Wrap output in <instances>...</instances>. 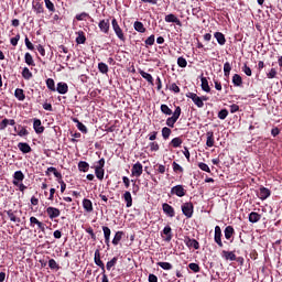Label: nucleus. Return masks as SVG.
Returning a JSON list of instances; mask_svg holds the SVG:
<instances>
[{"instance_id": "nucleus-1", "label": "nucleus", "mask_w": 282, "mask_h": 282, "mask_svg": "<svg viewBox=\"0 0 282 282\" xmlns=\"http://www.w3.org/2000/svg\"><path fill=\"white\" fill-rule=\"evenodd\" d=\"M180 116H182V108L176 107L175 111L173 112V116L166 119V126L173 129V127H175V122L180 120Z\"/></svg>"}, {"instance_id": "nucleus-2", "label": "nucleus", "mask_w": 282, "mask_h": 282, "mask_svg": "<svg viewBox=\"0 0 282 282\" xmlns=\"http://www.w3.org/2000/svg\"><path fill=\"white\" fill-rule=\"evenodd\" d=\"M112 30L116 33L119 41H124V32H122V29L120 28V24H118V20L112 19L111 21Z\"/></svg>"}, {"instance_id": "nucleus-3", "label": "nucleus", "mask_w": 282, "mask_h": 282, "mask_svg": "<svg viewBox=\"0 0 282 282\" xmlns=\"http://www.w3.org/2000/svg\"><path fill=\"white\" fill-rule=\"evenodd\" d=\"M186 97L191 98V100H193L194 105H196V107H198L199 109H202V107H204V101H202V97L197 96V94L187 93Z\"/></svg>"}, {"instance_id": "nucleus-4", "label": "nucleus", "mask_w": 282, "mask_h": 282, "mask_svg": "<svg viewBox=\"0 0 282 282\" xmlns=\"http://www.w3.org/2000/svg\"><path fill=\"white\" fill-rule=\"evenodd\" d=\"M182 213H183V215H185V217L191 219V217H193V203L183 204Z\"/></svg>"}, {"instance_id": "nucleus-5", "label": "nucleus", "mask_w": 282, "mask_h": 282, "mask_svg": "<svg viewBox=\"0 0 282 282\" xmlns=\"http://www.w3.org/2000/svg\"><path fill=\"white\" fill-rule=\"evenodd\" d=\"M142 171H143L142 163L137 162L135 164L132 165L131 175L133 177H140V175H142Z\"/></svg>"}, {"instance_id": "nucleus-6", "label": "nucleus", "mask_w": 282, "mask_h": 282, "mask_svg": "<svg viewBox=\"0 0 282 282\" xmlns=\"http://www.w3.org/2000/svg\"><path fill=\"white\" fill-rule=\"evenodd\" d=\"M214 241L219 246V248H224V242H221V227L219 226L215 227Z\"/></svg>"}, {"instance_id": "nucleus-7", "label": "nucleus", "mask_w": 282, "mask_h": 282, "mask_svg": "<svg viewBox=\"0 0 282 282\" xmlns=\"http://www.w3.org/2000/svg\"><path fill=\"white\" fill-rule=\"evenodd\" d=\"M171 194L176 195L177 197H184V195H186V189H184V186L182 185H176L172 187Z\"/></svg>"}, {"instance_id": "nucleus-8", "label": "nucleus", "mask_w": 282, "mask_h": 282, "mask_svg": "<svg viewBox=\"0 0 282 282\" xmlns=\"http://www.w3.org/2000/svg\"><path fill=\"white\" fill-rule=\"evenodd\" d=\"M46 213L50 219H56V217H61V209L56 207H47Z\"/></svg>"}, {"instance_id": "nucleus-9", "label": "nucleus", "mask_w": 282, "mask_h": 282, "mask_svg": "<svg viewBox=\"0 0 282 282\" xmlns=\"http://www.w3.org/2000/svg\"><path fill=\"white\" fill-rule=\"evenodd\" d=\"M98 28L100 30V32H102L104 34H109V20H101L98 24Z\"/></svg>"}, {"instance_id": "nucleus-10", "label": "nucleus", "mask_w": 282, "mask_h": 282, "mask_svg": "<svg viewBox=\"0 0 282 282\" xmlns=\"http://www.w3.org/2000/svg\"><path fill=\"white\" fill-rule=\"evenodd\" d=\"M162 208L165 215H167V217H175V209L173 208V206L169 205L167 203H164L162 205Z\"/></svg>"}, {"instance_id": "nucleus-11", "label": "nucleus", "mask_w": 282, "mask_h": 282, "mask_svg": "<svg viewBox=\"0 0 282 282\" xmlns=\"http://www.w3.org/2000/svg\"><path fill=\"white\" fill-rule=\"evenodd\" d=\"M270 195H271V192L269 188L260 187V193L258 194L259 199H262V202H263L264 199H268V197H270Z\"/></svg>"}, {"instance_id": "nucleus-12", "label": "nucleus", "mask_w": 282, "mask_h": 282, "mask_svg": "<svg viewBox=\"0 0 282 282\" xmlns=\"http://www.w3.org/2000/svg\"><path fill=\"white\" fill-rule=\"evenodd\" d=\"M95 263L105 272V263L100 260V250L95 251Z\"/></svg>"}, {"instance_id": "nucleus-13", "label": "nucleus", "mask_w": 282, "mask_h": 282, "mask_svg": "<svg viewBox=\"0 0 282 282\" xmlns=\"http://www.w3.org/2000/svg\"><path fill=\"white\" fill-rule=\"evenodd\" d=\"M185 243L187 248H194L195 250H199V242L195 239L186 238Z\"/></svg>"}, {"instance_id": "nucleus-14", "label": "nucleus", "mask_w": 282, "mask_h": 282, "mask_svg": "<svg viewBox=\"0 0 282 282\" xmlns=\"http://www.w3.org/2000/svg\"><path fill=\"white\" fill-rule=\"evenodd\" d=\"M55 91L65 95L67 91H69V87L65 83H58L57 88H55Z\"/></svg>"}, {"instance_id": "nucleus-15", "label": "nucleus", "mask_w": 282, "mask_h": 282, "mask_svg": "<svg viewBox=\"0 0 282 282\" xmlns=\"http://www.w3.org/2000/svg\"><path fill=\"white\" fill-rule=\"evenodd\" d=\"M166 23H176V25H182V21H180L175 14L170 13L165 17Z\"/></svg>"}, {"instance_id": "nucleus-16", "label": "nucleus", "mask_w": 282, "mask_h": 282, "mask_svg": "<svg viewBox=\"0 0 282 282\" xmlns=\"http://www.w3.org/2000/svg\"><path fill=\"white\" fill-rule=\"evenodd\" d=\"M7 215L10 219V221H13V224H21V218L17 216V212L8 210Z\"/></svg>"}, {"instance_id": "nucleus-17", "label": "nucleus", "mask_w": 282, "mask_h": 282, "mask_svg": "<svg viewBox=\"0 0 282 282\" xmlns=\"http://www.w3.org/2000/svg\"><path fill=\"white\" fill-rule=\"evenodd\" d=\"M33 129L35 133H43L45 131V128L41 126L40 119H34Z\"/></svg>"}, {"instance_id": "nucleus-18", "label": "nucleus", "mask_w": 282, "mask_h": 282, "mask_svg": "<svg viewBox=\"0 0 282 282\" xmlns=\"http://www.w3.org/2000/svg\"><path fill=\"white\" fill-rule=\"evenodd\" d=\"M223 257L226 261H237V256L232 251H223Z\"/></svg>"}, {"instance_id": "nucleus-19", "label": "nucleus", "mask_w": 282, "mask_h": 282, "mask_svg": "<svg viewBox=\"0 0 282 282\" xmlns=\"http://www.w3.org/2000/svg\"><path fill=\"white\" fill-rule=\"evenodd\" d=\"M83 207H84V210H86V213H93L94 212V204L87 198H84Z\"/></svg>"}, {"instance_id": "nucleus-20", "label": "nucleus", "mask_w": 282, "mask_h": 282, "mask_svg": "<svg viewBox=\"0 0 282 282\" xmlns=\"http://www.w3.org/2000/svg\"><path fill=\"white\" fill-rule=\"evenodd\" d=\"M218 45H226V35H224V33L221 32H216L214 34Z\"/></svg>"}, {"instance_id": "nucleus-21", "label": "nucleus", "mask_w": 282, "mask_h": 282, "mask_svg": "<svg viewBox=\"0 0 282 282\" xmlns=\"http://www.w3.org/2000/svg\"><path fill=\"white\" fill-rule=\"evenodd\" d=\"M123 199L127 203V208H131L133 206V197H131V192H126L123 194Z\"/></svg>"}, {"instance_id": "nucleus-22", "label": "nucleus", "mask_w": 282, "mask_h": 282, "mask_svg": "<svg viewBox=\"0 0 282 282\" xmlns=\"http://www.w3.org/2000/svg\"><path fill=\"white\" fill-rule=\"evenodd\" d=\"M18 149H19L22 153H31V152H32V148L30 147V144L23 143V142H20V143L18 144Z\"/></svg>"}, {"instance_id": "nucleus-23", "label": "nucleus", "mask_w": 282, "mask_h": 282, "mask_svg": "<svg viewBox=\"0 0 282 282\" xmlns=\"http://www.w3.org/2000/svg\"><path fill=\"white\" fill-rule=\"evenodd\" d=\"M200 87L203 91H206V94H209L210 91V86L208 85V79L206 77L200 78Z\"/></svg>"}, {"instance_id": "nucleus-24", "label": "nucleus", "mask_w": 282, "mask_h": 282, "mask_svg": "<svg viewBox=\"0 0 282 282\" xmlns=\"http://www.w3.org/2000/svg\"><path fill=\"white\" fill-rule=\"evenodd\" d=\"M31 226H34V224L40 228V230H45V225L41 223L36 217L32 216L30 218Z\"/></svg>"}, {"instance_id": "nucleus-25", "label": "nucleus", "mask_w": 282, "mask_h": 282, "mask_svg": "<svg viewBox=\"0 0 282 282\" xmlns=\"http://www.w3.org/2000/svg\"><path fill=\"white\" fill-rule=\"evenodd\" d=\"M232 83L235 87H241V85H243V79L241 78V75L235 74L232 76Z\"/></svg>"}, {"instance_id": "nucleus-26", "label": "nucleus", "mask_w": 282, "mask_h": 282, "mask_svg": "<svg viewBox=\"0 0 282 282\" xmlns=\"http://www.w3.org/2000/svg\"><path fill=\"white\" fill-rule=\"evenodd\" d=\"M261 215H259L257 212H252L249 214V221L251 224H257V221H260Z\"/></svg>"}, {"instance_id": "nucleus-27", "label": "nucleus", "mask_w": 282, "mask_h": 282, "mask_svg": "<svg viewBox=\"0 0 282 282\" xmlns=\"http://www.w3.org/2000/svg\"><path fill=\"white\" fill-rule=\"evenodd\" d=\"M206 145L209 148L215 147V137L213 131L207 132Z\"/></svg>"}, {"instance_id": "nucleus-28", "label": "nucleus", "mask_w": 282, "mask_h": 282, "mask_svg": "<svg viewBox=\"0 0 282 282\" xmlns=\"http://www.w3.org/2000/svg\"><path fill=\"white\" fill-rule=\"evenodd\" d=\"M23 180H25V174H23L22 171H17L13 174V182H23Z\"/></svg>"}, {"instance_id": "nucleus-29", "label": "nucleus", "mask_w": 282, "mask_h": 282, "mask_svg": "<svg viewBox=\"0 0 282 282\" xmlns=\"http://www.w3.org/2000/svg\"><path fill=\"white\" fill-rule=\"evenodd\" d=\"M140 76L144 78L147 82L150 83V85H153V76L144 70H139Z\"/></svg>"}, {"instance_id": "nucleus-30", "label": "nucleus", "mask_w": 282, "mask_h": 282, "mask_svg": "<svg viewBox=\"0 0 282 282\" xmlns=\"http://www.w3.org/2000/svg\"><path fill=\"white\" fill-rule=\"evenodd\" d=\"M134 30L137 32H140L141 34H144V32H147V29L144 28V24L140 21L134 22Z\"/></svg>"}, {"instance_id": "nucleus-31", "label": "nucleus", "mask_w": 282, "mask_h": 282, "mask_svg": "<svg viewBox=\"0 0 282 282\" xmlns=\"http://www.w3.org/2000/svg\"><path fill=\"white\" fill-rule=\"evenodd\" d=\"M85 41H87L85 33L83 31L78 32V36L76 37L77 45H85Z\"/></svg>"}, {"instance_id": "nucleus-32", "label": "nucleus", "mask_w": 282, "mask_h": 282, "mask_svg": "<svg viewBox=\"0 0 282 282\" xmlns=\"http://www.w3.org/2000/svg\"><path fill=\"white\" fill-rule=\"evenodd\" d=\"M95 175H96L97 180H105V169L95 167Z\"/></svg>"}, {"instance_id": "nucleus-33", "label": "nucleus", "mask_w": 282, "mask_h": 282, "mask_svg": "<svg viewBox=\"0 0 282 282\" xmlns=\"http://www.w3.org/2000/svg\"><path fill=\"white\" fill-rule=\"evenodd\" d=\"M232 235H235V228H232V226H227L225 228V238L231 239Z\"/></svg>"}, {"instance_id": "nucleus-34", "label": "nucleus", "mask_w": 282, "mask_h": 282, "mask_svg": "<svg viewBox=\"0 0 282 282\" xmlns=\"http://www.w3.org/2000/svg\"><path fill=\"white\" fill-rule=\"evenodd\" d=\"M24 61H25L26 65H29L31 67H34V65H36V64H34V58L32 57V54H30V53H25Z\"/></svg>"}, {"instance_id": "nucleus-35", "label": "nucleus", "mask_w": 282, "mask_h": 282, "mask_svg": "<svg viewBox=\"0 0 282 282\" xmlns=\"http://www.w3.org/2000/svg\"><path fill=\"white\" fill-rule=\"evenodd\" d=\"M78 170L82 171L83 173H87V171H89V163L80 161L78 163Z\"/></svg>"}, {"instance_id": "nucleus-36", "label": "nucleus", "mask_w": 282, "mask_h": 282, "mask_svg": "<svg viewBox=\"0 0 282 282\" xmlns=\"http://www.w3.org/2000/svg\"><path fill=\"white\" fill-rule=\"evenodd\" d=\"M122 231H117L113 239H112V243L113 246H118L120 243V241L122 240Z\"/></svg>"}, {"instance_id": "nucleus-37", "label": "nucleus", "mask_w": 282, "mask_h": 282, "mask_svg": "<svg viewBox=\"0 0 282 282\" xmlns=\"http://www.w3.org/2000/svg\"><path fill=\"white\" fill-rule=\"evenodd\" d=\"M14 96H15V98H18V100H25V94L23 93V89H21V88L15 89Z\"/></svg>"}, {"instance_id": "nucleus-38", "label": "nucleus", "mask_w": 282, "mask_h": 282, "mask_svg": "<svg viewBox=\"0 0 282 282\" xmlns=\"http://www.w3.org/2000/svg\"><path fill=\"white\" fill-rule=\"evenodd\" d=\"M161 111L162 113H164L165 116H173V110H171V108H169L167 105H161Z\"/></svg>"}, {"instance_id": "nucleus-39", "label": "nucleus", "mask_w": 282, "mask_h": 282, "mask_svg": "<svg viewBox=\"0 0 282 282\" xmlns=\"http://www.w3.org/2000/svg\"><path fill=\"white\" fill-rule=\"evenodd\" d=\"M98 69L101 74H107L109 72V66H107V64L100 62L98 64Z\"/></svg>"}, {"instance_id": "nucleus-40", "label": "nucleus", "mask_w": 282, "mask_h": 282, "mask_svg": "<svg viewBox=\"0 0 282 282\" xmlns=\"http://www.w3.org/2000/svg\"><path fill=\"white\" fill-rule=\"evenodd\" d=\"M159 268H162V270H173V264L170 262H158Z\"/></svg>"}, {"instance_id": "nucleus-41", "label": "nucleus", "mask_w": 282, "mask_h": 282, "mask_svg": "<svg viewBox=\"0 0 282 282\" xmlns=\"http://www.w3.org/2000/svg\"><path fill=\"white\" fill-rule=\"evenodd\" d=\"M171 230H172L171 226H166L163 229V234L166 235V239L165 240H167V241H171V239H173V235H171Z\"/></svg>"}, {"instance_id": "nucleus-42", "label": "nucleus", "mask_w": 282, "mask_h": 282, "mask_svg": "<svg viewBox=\"0 0 282 282\" xmlns=\"http://www.w3.org/2000/svg\"><path fill=\"white\" fill-rule=\"evenodd\" d=\"M22 76L25 78V80H30V78H32V72H30V68L24 67L22 70Z\"/></svg>"}, {"instance_id": "nucleus-43", "label": "nucleus", "mask_w": 282, "mask_h": 282, "mask_svg": "<svg viewBox=\"0 0 282 282\" xmlns=\"http://www.w3.org/2000/svg\"><path fill=\"white\" fill-rule=\"evenodd\" d=\"M33 9L36 12V14H43L44 12L43 4H41L40 2L33 4Z\"/></svg>"}, {"instance_id": "nucleus-44", "label": "nucleus", "mask_w": 282, "mask_h": 282, "mask_svg": "<svg viewBox=\"0 0 282 282\" xmlns=\"http://www.w3.org/2000/svg\"><path fill=\"white\" fill-rule=\"evenodd\" d=\"M46 87L51 90V91H56V86L54 84V79L48 78L46 79Z\"/></svg>"}, {"instance_id": "nucleus-45", "label": "nucleus", "mask_w": 282, "mask_h": 282, "mask_svg": "<svg viewBox=\"0 0 282 282\" xmlns=\"http://www.w3.org/2000/svg\"><path fill=\"white\" fill-rule=\"evenodd\" d=\"M116 263H118V258L115 257L112 258L110 261L107 262L106 264V269L109 271L113 268V265H116Z\"/></svg>"}, {"instance_id": "nucleus-46", "label": "nucleus", "mask_w": 282, "mask_h": 282, "mask_svg": "<svg viewBox=\"0 0 282 282\" xmlns=\"http://www.w3.org/2000/svg\"><path fill=\"white\" fill-rule=\"evenodd\" d=\"M162 135L164 140H169V138L171 137V128L164 127L162 129Z\"/></svg>"}, {"instance_id": "nucleus-47", "label": "nucleus", "mask_w": 282, "mask_h": 282, "mask_svg": "<svg viewBox=\"0 0 282 282\" xmlns=\"http://www.w3.org/2000/svg\"><path fill=\"white\" fill-rule=\"evenodd\" d=\"M232 69V66H230V63L229 62H226L224 64V73H225V76H230V72Z\"/></svg>"}, {"instance_id": "nucleus-48", "label": "nucleus", "mask_w": 282, "mask_h": 282, "mask_svg": "<svg viewBox=\"0 0 282 282\" xmlns=\"http://www.w3.org/2000/svg\"><path fill=\"white\" fill-rule=\"evenodd\" d=\"M13 186H18L21 193H25V189L28 188V186L23 183H19L18 181H13Z\"/></svg>"}, {"instance_id": "nucleus-49", "label": "nucleus", "mask_w": 282, "mask_h": 282, "mask_svg": "<svg viewBox=\"0 0 282 282\" xmlns=\"http://www.w3.org/2000/svg\"><path fill=\"white\" fill-rule=\"evenodd\" d=\"M48 268H51V270H58L61 267H58V263H56V260L51 259L48 260Z\"/></svg>"}, {"instance_id": "nucleus-50", "label": "nucleus", "mask_w": 282, "mask_h": 282, "mask_svg": "<svg viewBox=\"0 0 282 282\" xmlns=\"http://www.w3.org/2000/svg\"><path fill=\"white\" fill-rule=\"evenodd\" d=\"M171 144L174 147V149H177V147H182V139L174 138L172 139Z\"/></svg>"}, {"instance_id": "nucleus-51", "label": "nucleus", "mask_w": 282, "mask_h": 282, "mask_svg": "<svg viewBox=\"0 0 282 282\" xmlns=\"http://www.w3.org/2000/svg\"><path fill=\"white\" fill-rule=\"evenodd\" d=\"M218 118H219V120H226V118H228V111L226 109H221L218 112Z\"/></svg>"}, {"instance_id": "nucleus-52", "label": "nucleus", "mask_w": 282, "mask_h": 282, "mask_svg": "<svg viewBox=\"0 0 282 282\" xmlns=\"http://www.w3.org/2000/svg\"><path fill=\"white\" fill-rule=\"evenodd\" d=\"M77 21H85V19H89V13L87 12H82L76 15Z\"/></svg>"}, {"instance_id": "nucleus-53", "label": "nucleus", "mask_w": 282, "mask_h": 282, "mask_svg": "<svg viewBox=\"0 0 282 282\" xmlns=\"http://www.w3.org/2000/svg\"><path fill=\"white\" fill-rule=\"evenodd\" d=\"M102 230H104L105 239H110V237H111V229H109V227H107V226H104Z\"/></svg>"}, {"instance_id": "nucleus-54", "label": "nucleus", "mask_w": 282, "mask_h": 282, "mask_svg": "<svg viewBox=\"0 0 282 282\" xmlns=\"http://www.w3.org/2000/svg\"><path fill=\"white\" fill-rule=\"evenodd\" d=\"M173 171L175 173H184V167H182L180 164H177V162H173Z\"/></svg>"}, {"instance_id": "nucleus-55", "label": "nucleus", "mask_w": 282, "mask_h": 282, "mask_svg": "<svg viewBox=\"0 0 282 282\" xmlns=\"http://www.w3.org/2000/svg\"><path fill=\"white\" fill-rule=\"evenodd\" d=\"M44 3L47 8V10H50V12H54L56 9L54 8V3L51 2V0H44Z\"/></svg>"}, {"instance_id": "nucleus-56", "label": "nucleus", "mask_w": 282, "mask_h": 282, "mask_svg": "<svg viewBox=\"0 0 282 282\" xmlns=\"http://www.w3.org/2000/svg\"><path fill=\"white\" fill-rule=\"evenodd\" d=\"M177 65H178V67H186V65H188V62H186V58H184V57H178Z\"/></svg>"}, {"instance_id": "nucleus-57", "label": "nucleus", "mask_w": 282, "mask_h": 282, "mask_svg": "<svg viewBox=\"0 0 282 282\" xmlns=\"http://www.w3.org/2000/svg\"><path fill=\"white\" fill-rule=\"evenodd\" d=\"M198 167L200 171H205V173H210V167L206 163H198Z\"/></svg>"}, {"instance_id": "nucleus-58", "label": "nucleus", "mask_w": 282, "mask_h": 282, "mask_svg": "<svg viewBox=\"0 0 282 282\" xmlns=\"http://www.w3.org/2000/svg\"><path fill=\"white\" fill-rule=\"evenodd\" d=\"M9 122H10V119H3V120L0 122V131H3L4 129H7Z\"/></svg>"}, {"instance_id": "nucleus-59", "label": "nucleus", "mask_w": 282, "mask_h": 282, "mask_svg": "<svg viewBox=\"0 0 282 282\" xmlns=\"http://www.w3.org/2000/svg\"><path fill=\"white\" fill-rule=\"evenodd\" d=\"M20 39L21 35L17 34L14 37L11 39V45H13V47H17V45H19Z\"/></svg>"}, {"instance_id": "nucleus-60", "label": "nucleus", "mask_w": 282, "mask_h": 282, "mask_svg": "<svg viewBox=\"0 0 282 282\" xmlns=\"http://www.w3.org/2000/svg\"><path fill=\"white\" fill-rule=\"evenodd\" d=\"M276 68H271L270 72L267 74V77L272 79V78H276Z\"/></svg>"}, {"instance_id": "nucleus-61", "label": "nucleus", "mask_w": 282, "mask_h": 282, "mask_svg": "<svg viewBox=\"0 0 282 282\" xmlns=\"http://www.w3.org/2000/svg\"><path fill=\"white\" fill-rule=\"evenodd\" d=\"M188 268H189V270H192V272H199V264H197V263H189L188 264Z\"/></svg>"}, {"instance_id": "nucleus-62", "label": "nucleus", "mask_w": 282, "mask_h": 282, "mask_svg": "<svg viewBox=\"0 0 282 282\" xmlns=\"http://www.w3.org/2000/svg\"><path fill=\"white\" fill-rule=\"evenodd\" d=\"M155 43V35H150L147 40H145V45H154Z\"/></svg>"}, {"instance_id": "nucleus-63", "label": "nucleus", "mask_w": 282, "mask_h": 282, "mask_svg": "<svg viewBox=\"0 0 282 282\" xmlns=\"http://www.w3.org/2000/svg\"><path fill=\"white\" fill-rule=\"evenodd\" d=\"M242 72H245L246 76H252V69L247 64L243 65Z\"/></svg>"}, {"instance_id": "nucleus-64", "label": "nucleus", "mask_w": 282, "mask_h": 282, "mask_svg": "<svg viewBox=\"0 0 282 282\" xmlns=\"http://www.w3.org/2000/svg\"><path fill=\"white\" fill-rule=\"evenodd\" d=\"M150 149L151 151H160V145L158 144V142H151Z\"/></svg>"}]
</instances>
